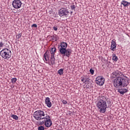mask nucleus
Here are the masks:
<instances>
[{"label": "nucleus", "mask_w": 130, "mask_h": 130, "mask_svg": "<svg viewBox=\"0 0 130 130\" xmlns=\"http://www.w3.org/2000/svg\"><path fill=\"white\" fill-rule=\"evenodd\" d=\"M129 80L119 76L116 77L113 81V84L115 88H121L122 87H127L129 82Z\"/></svg>", "instance_id": "f257e3e1"}, {"label": "nucleus", "mask_w": 130, "mask_h": 130, "mask_svg": "<svg viewBox=\"0 0 130 130\" xmlns=\"http://www.w3.org/2000/svg\"><path fill=\"white\" fill-rule=\"evenodd\" d=\"M96 106L100 113H105L106 112V108H107V103L106 101L100 100L97 102Z\"/></svg>", "instance_id": "f03ea898"}, {"label": "nucleus", "mask_w": 130, "mask_h": 130, "mask_svg": "<svg viewBox=\"0 0 130 130\" xmlns=\"http://www.w3.org/2000/svg\"><path fill=\"white\" fill-rule=\"evenodd\" d=\"M0 55L4 59H9L12 56V51L8 48H4L1 51Z\"/></svg>", "instance_id": "7ed1b4c3"}, {"label": "nucleus", "mask_w": 130, "mask_h": 130, "mask_svg": "<svg viewBox=\"0 0 130 130\" xmlns=\"http://www.w3.org/2000/svg\"><path fill=\"white\" fill-rule=\"evenodd\" d=\"M34 117L36 120H43L45 118V113L41 110L36 111L34 113Z\"/></svg>", "instance_id": "20e7f679"}, {"label": "nucleus", "mask_w": 130, "mask_h": 130, "mask_svg": "<svg viewBox=\"0 0 130 130\" xmlns=\"http://www.w3.org/2000/svg\"><path fill=\"white\" fill-rule=\"evenodd\" d=\"M46 127H50L52 125V121L51 119H50V116L49 115H46L44 119V120L40 122V125L44 124Z\"/></svg>", "instance_id": "39448f33"}, {"label": "nucleus", "mask_w": 130, "mask_h": 130, "mask_svg": "<svg viewBox=\"0 0 130 130\" xmlns=\"http://www.w3.org/2000/svg\"><path fill=\"white\" fill-rule=\"evenodd\" d=\"M69 10L65 8L60 9L58 12L59 16H60V17H66V18L69 17Z\"/></svg>", "instance_id": "423d86ee"}, {"label": "nucleus", "mask_w": 130, "mask_h": 130, "mask_svg": "<svg viewBox=\"0 0 130 130\" xmlns=\"http://www.w3.org/2000/svg\"><path fill=\"white\" fill-rule=\"evenodd\" d=\"M72 52H73V50H72V49L70 48H68V49H65V50L60 52V53L62 55H63V56H67V57H70V56H71V54H72Z\"/></svg>", "instance_id": "0eeeda50"}, {"label": "nucleus", "mask_w": 130, "mask_h": 130, "mask_svg": "<svg viewBox=\"0 0 130 130\" xmlns=\"http://www.w3.org/2000/svg\"><path fill=\"white\" fill-rule=\"evenodd\" d=\"M95 82L96 84L99 85V86H103L105 82V79L103 77L99 76L95 79Z\"/></svg>", "instance_id": "6e6552de"}, {"label": "nucleus", "mask_w": 130, "mask_h": 130, "mask_svg": "<svg viewBox=\"0 0 130 130\" xmlns=\"http://www.w3.org/2000/svg\"><path fill=\"white\" fill-rule=\"evenodd\" d=\"M12 6L14 9H20L22 7V2L20 0H14L12 2Z\"/></svg>", "instance_id": "1a4fd4ad"}, {"label": "nucleus", "mask_w": 130, "mask_h": 130, "mask_svg": "<svg viewBox=\"0 0 130 130\" xmlns=\"http://www.w3.org/2000/svg\"><path fill=\"white\" fill-rule=\"evenodd\" d=\"M67 47H68V43L64 42H61L58 47L59 52L60 53L65 49H67Z\"/></svg>", "instance_id": "9d476101"}, {"label": "nucleus", "mask_w": 130, "mask_h": 130, "mask_svg": "<svg viewBox=\"0 0 130 130\" xmlns=\"http://www.w3.org/2000/svg\"><path fill=\"white\" fill-rule=\"evenodd\" d=\"M45 103L47 105V106L49 108L52 106V104H51V102H50V99L48 97L46 98Z\"/></svg>", "instance_id": "9b49d317"}, {"label": "nucleus", "mask_w": 130, "mask_h": 130, "mask_svg": "<svg viewBox=\"0 0 130 130\" xmlns=\"http://www.w3.org/2000/svg\"><path fill=\"white\" fill-rule=\"evenodd\" d=\"M111 49L114 51L115 49H116V43L115 42V41L112 40L111 42Z\"/></svg>", "instance_id": "f8f14e48"}, {"label": "nucleus", "mask_w": 130, "mask_h": 130, "mask_svg": "<svg viewBox=\"0 0 130 130\" xmlns=\"http://www.w3.org/2000/svg\"><path fill=\"white\" fill-rule=\"evenodd\" d=\"M118 93H120V94L124 95L125 93H126V92H128V90L126 88H119L118 90Z\"/></svg>", "instance_id": "ddd939ff"}, {"label": "nucleus", "mask_w": 130, "mask_h": 130, "mask_svg": "<svg viewBox=\"0 0 130 130\" xmlns=\"http://www.w3.org/2000/svg\"><path fill=\"white\" fill-rule=\"evenodd\" d=\"M51 38L52 40H53L54 42L57 41L59 39V37H58V36L55 35L51 36Z\"/></svg>", "instance_id": "4468645a"}, {"label": "nucleus", "mask_w": 130, "mask_h": 130, "mask_svg": "<svg viewBox=\"0 0 130 130\" xmlns=\"http://www.w3.org/2000/svg\"><path fill=\"white\" fill-rule=\"evenodd\" d=\"M121 5H123V7H128L130 5V3L125 1H122L121 3Z\"/></svg>", "instance_id": "2eb2a0df"}, {"label": "nucleus", "mask_w": 130, "mask_h": 130, "mask_svg": "<svg viewBox=\"0 0 130 130\" xmlns=\"http://www.w3.org/2000/svg\"><path fill=\"white\" fill-rule=\"evenodd\" d=\"M118 76V73L116 71L114 72L111 75L112 78L114 79L117 78V76Z\"/></svg>", "instance_id": "dca6fc26"}, {"label": "nucleus", "mask_w": 130, "mask_h": 130, "mask_svg": "<svg viewBox=\"0 0 130 130\" xmlns=\"http://www.w3.org/2000/svg\"><path fill=\"white\" fill-rule=\"evenodd\" d=\"M55 52H56V48L53 47L51 48V50L50 51L51 55H55Z\"/></svg>", "instance_id": "f3484780"}, {"label": "nucleus", "mask_w": 130, "mask_h": 130, "mask_svg": "<svg viewBox=\"0 0 130 130\" xmlns=\"http://www.w3.org/2000/svg\"><path fill=\"white\" fill-rule=\"evenodd\" d=\"M50 61L52 64H55V58H54V55H51Z\"/></svg>", "instance_id": "a211bd4d"}, {"label": "nucleus", "mask_w": 130, "mask_h": 130, "mask_svg": "<svg viewBox=\"0 0 130 130\" xmlns=\"http://www.w3.org/2000/svg\"><path fill=\"white\" fill-rule=\"evenodd\" d=\"M44 58L46 61H48V60H49V55H48L47 51H46L44 54Z\"/></svg>", "instance_id": "6ab92c4d"}, {"label": "nucleus", "mask_w": 130, "mask_h": 130, "mask_svg": "<svg viewBox=\"0 0 130 130\" xmlns=\"http://www.w3.org/2000/svg\"><path fill=\"white\" fill-rule=\"evenodd\" d=\"M113 60L114 61H117L118 60V58L117 56H116V55L115 54H113V58H112Z\"/></svg>", "instance_id": "aec40b11"}, {"label": "nucleus", "mask_w": 130, "mask_h": 130, "mask_svg": "<svg viewBox=\"0 0 130 130\" xmlns=\"http://www.w3.org/2000/svg\"><path fill=\"white\" fill-rule=\"evenodd\" d=\"M11 116L13 118V119H15V120H18V119H19V117L15 114H11Z\"/></svg>", "instance_id": "412c9836"}, {"label": "nucleus", "mask_w": 130, "mask_h": 130, "mask_svg": "<svg viewBox=\"0 0 130 130\" xmlns=\"http://www.w3.org/2000/svg\"><path fill=\"white\" fill-rule=\"evenodd\" d=\"M58 74L60 75V76H61L63 74V69H60L58 71Z\"/></svg>", "instance_id": "4be33fe9"}, {"label": "nucleus", "mask_w": 130, "mask_h": 130, "mask_svg": "<svg viewBox=\"0 0 130 130\" xmlns=\"http://www.w3.org/2000/svg\"><path fill=\"white\" fill-rule=\"evenodd\" d=\"M84 82H83V83H84L85 84H86L87 83H89V82H90V79H89V78L88 77H84Z\"/></svg>", "instance_id": "5701e85b"}, {"label": "nucleus", "mask_w": 130, "mask_h": 130, "mask_svg": "<svg viewBox=\"0 0 130 130\" xmlns=\"http://www.w3.org/2000/svg\"><path fill=\"white\" fill-rule=\"evenodd\" d=\"M70 8L73 11H76V5H75L74 3L70 6Z\"/></svg>", "instance_id": "b1692460"}, {"label": "nucleus", "mask_w": 130, "mask_h": 130, "mask_svg": "<svg viewBox=\"0 0 130 130\" xmlns=\"http://www.w3.org/2000/svg\"><path fill=\"white\" fill-rule=\"evenodd\" d=\"M17 82V78H13L11 79V83L13 84H15Z\"/></svg>", "instance_id": "393cba45"}, {"label": "nucleus", "mask_w": 130, "mask_h": 130, "mask_svg": "<svg viewBox=\"0 0 130 130\" xmlns=\"http://www.w3.org/2000/svg\"><path fill=\"white\" fill-rule=\"evenodd\" d=\"M22 37V33L18 34L17 35H16V38L17 39H20Z\"/></svg>", "instance_id": "a878e982"}, {"label": "nucleus", "mask_w": 130, "mask_h": 130, "mask_svg": "<svg viewBox=\"0 0 130 130\" xmlns=\"http://www.w3.org/2000/svg\"><path fill=\"white\" fill-rule=\"evenodd\" d=\"M38 130H44L45 128H44V126L41 125L38 127Z\"/></svg>", "instance_id": "bb28decb"}, {"label": "nucleus", "mask_w": 130, "mask_h": 130, "mask_svg": "<svg viewBox=\"0 0 130 130\" xmlns=\"http://www.w3.org/2000/svg\"><path fill=\"white\" fill-rule=\"evenodd\" d=\"M100 100H104V101H107V98L104 96H102V99Z\"/></svg>", "instance_id": "cd10ccee"}, {"label": "nucleus", "mask_w": 130, "mask_h": 130, "mask_svg": "<svg viewBox=\"0 0 130 130\" xmlns=\"http://www.w3.org/2000/svg\"><path fill=\"white\" fill-rule=\"evenodd\" d=\"M89 72H90V74H91V75H94V72H95V71L94 70H93L92 69H90L89 70Z\"/></svg>", "instance_id": "c85d7f7f"}, {"label": "nucleus", "mask_w": 130, "mask_h": 130, "mask_svg": "<svg viewBox=\"0 0 130 130\" xmlns=\"http://www.w3.org/2000/svg\"><path fill=\"white\" fill-rule=\"evenodd\" d=\"M4 44L3 42H0V48L2 47H4Z\"/></svg>", "instance_id": "c756f323"}, {"label": "nucleus", "mask_w": 130, "mask_h": 130, "mask_svg": "<svg viewBox=\"0 0 130 130\" xmlns=\"http://www.w3.org/2000/svg\"><path fill=\"white\" fill-rule=\"evenodd\" d=\"M62 103H63V104H64V105L68 104V102H67V101L64 100H62Z\"/></svg>", "instance_id": "7c9ffc66"}, {"label": "nucleus", "mask_w": 130, "mask_h": 130, "mask_svg": "<svg viewBox=\"0 0 130 130\" xmlns=\"http://www.w3.org/2000/svg\"><path fill=\"white\" fill-rule=\"evenodd\" d=\"M31 27H34L35 28H37V24H34L31 25Z\"/></svg>", "instance_id": "2f4dec72"}, {"label": "nucleus", "mask_w": 130, "mask_h": 130, "mask_svg": "<svg viewBox=\"0 0 130 130\" xmlns=\"http://www.w3.org/2000/svg\"><path fill=\"white\" fill-rule=\"evenodd\" d=\"M81 78H82L81 81L83 82H85V81H85V77H82Z\"/></svg>", "instance_id": "473e14b6"}, {"label": "nucleus", "mask_w": 130, "mask_h": 130, "mask_svg": "<svg viewBox=\"0 0 130 130\" xmlns=\"http://www.w3.org/2000/svg\"><path fill=\"white\" fill-rule=\"evenodd\" d=\"M53 28L55 31H57V28L56 27L54 26Z\"/></svg>", "instance_id": "72a5a7b5"}, {"label": "nucleus", "mask_w": 130, "mask_h": 130, "mask_svg": "<svg viewBox=\"0 0 130 130\" xmlns=\"http://www.w3.org/2000/svg\"><path fill=\"white\" fill-rule=\"evenodd\" d=\"M70 13H71V15H73V11H71Z\"/></svg>", "instance_id": "f704fd0d"}]
</instances>
